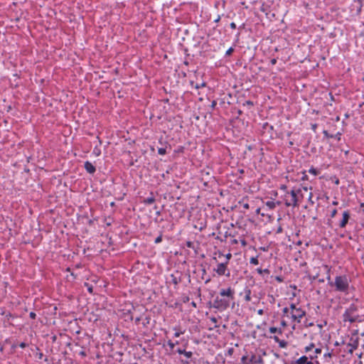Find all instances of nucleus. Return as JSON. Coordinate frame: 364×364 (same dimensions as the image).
Segmentation results:
<instances>
[{
  "label": "nucleus",
  "instance_id": "obj_1",
  "mask_svg": "<svg viewBox=\"0 0 364 364\" xmlns=\"http://www.w3.org/2000/svg\"><path fill=\"white\" fill-rule=\"evenodd\" d=\"M235 290L231 287L228 289H222L212 304V306L220 311L226 310L232 303V306L235 304Z\"/></svg>",
  "mask_w": 364,
  "mask_h": 364
},
{
  "label": "nucleus",
  "instance_id": "obj_2",
  "mask_svg": "<svg viewBox=\"0 0 364 364\" xmlns=\"http://www.w3.org/2000/svg\"><path fill=\"white\" fill-rule=\"evenodd\" d=\"M335 291L347 294L350 287V280L346 274L336 276L333 283Z\"/></svg>",
  "mask_w": 364,
  "mask_h": 364
},
{
  "label": "nucleus",
  "instance_id": "obj_3",
  "mask_svg": "<svg viewBox=\"0 0 364 364\" xmlns=\"http://www.w3.org/2000/svg\"><path fill=\"white\" fill-rule=\"evenodd\" d=\"M358 307L355 304H351L347 308L343 314V321H349L350 323L355 322H360L362 320L360 318L359 315L357 314Z\"/></svg>",
  "mask_w": 364,
  "mask_h": 364
},
{
  "label": "nucleus",
  "instance_id": "obj_4",
  "mask_svg": "<svg viewBox=\"0 0 364 364\" xmlns=\"http://www.w3.org/2000/svg\"><path fill=\"white\" fill-rule=\"evenodd\" d=\"M299 194H301L300 188H294L290 192L287 191L284 203L287 207H296L299 205Z\"/></svg>",
  "mask_w": 364,
  "mask_h": 364
},
{
  "label": "nucleus",
  "instance_id": "obj_5",
  "mask_svg": "<svg viewBox=\"0 0 364 364\" xmlns=\"http://www.w3.org/2000/svg\"><path fill=\"white\" fill-rule=\"evenodd\" d=\"M241 360L244 364H263V359L259 354H252L250 358L243 355Z\"/></svg>",
  "mask_w": 364,
  "mask_h": 364
},
{
  "label": "nucleus",
  "instance_id": "obj_6",
  "mask_svg": "<svg viewBox=\"0 0 364 364\" xmlns=\"http://www.w3.org/2000/svg\"><path fill=\"white\" fill-rule=\"evenodd\" d=\"M228 262L219 263L218 264L217 267L214 269V271L219 276L225 275L227 277H229L230 273L228 269Z\"/></svg>",
  "mask_w": 364,
  "mask_h": 364
},
{
  "label": "nucleus",
  "instance_id": "obj_7",
  "mask_svg": "<svg viewBox=\"0 0 364 364\" xmlns=\"http://www.w3.org/2000/svg\"><path fill=\"white\" fill-rule=\"evenodd\" d=\"M359 345V338L357 336L356 333L353 334L350 338V341L348 343V346L350 348L348 350V353H353L354 350L357 349Z\"/></svg>",
  "mask_w": 364,
  "mask_h": 364
},
{
  "label": "nucleus",
  "instance_id": "obj_8",
  "mask_svg": "<svg viewBox=\"0 0 364 364\" xmlns=\"http://www.w3.org/2000/svg\"><path fill=\"white\" fill-rule=\"evenodd\" d=\"M1 316H4V326L6 327L7 326H14L13 320L16 318L14 315L11 314L10 312L1 311Z\"/></svg>",
  "mask_w": 364,
  "mask_h": 364
},
{
  "label": "nucleus",
  "instance_id": "obj_9",
  "mask_svg": "<svg viewBox=\"0 0 364 364\" xmlns=\"http://www.w3.org/2000/svg\"><path fill=\"white\" fill-rule=\"evenodd\" d=\"M306 315V311L301 308L296 309V311L291 313V318L297 323L301 322V319Z\"/></svg>",
  "mask_w": 364,
  "mask_h": 364
},
{
  "label": "nucleus",
  "instance_id": "obj_10",
  "mask_svg": "<svg viewBox=\"0 0 364 364\" xmlns=\"http://www.w3.org/2000/svg\"><path fill=\"white\" fill-rule=\"evenodd\" d=\"M182 281V273L181 272L176 271L175 273H173L170 275V282L173 284L175 286H177Z\"/></svg>",
  "mask_w": 364,
  "mask_h": 364
},
{
  "label": "nucleus",
  "instance_id": "obj_11",
  "mask_svg": "<svg viewBox=\"0 0 364 364\" xmlns=\"http://www.w3.org/2000/svg\"><path fill=\"white\" fill-rule=\"evenodd\" d=\"M343 217L339 223V227L341 228H343L346 226V225L348 223V220L350 218V212L349 210H345L343 211L342 214Z\"/></svg>",
  "mask_w": 364,
  "mask_h": 364
},
{
  "label": "nucleus",
  "instance_id": "obj_12",
  "mask_svg": "<svg viewBox=\"0 0 364 364\" xmlns=\"http://www.w3.org/2000/svg\"><path fill=\"white\" fill-rule=\"evenodd\" d=\"M84 168L86 170V171L90 174H93L96 171L95 166L89 161H86L84 163Z\"/></svg>",
  "mask_w": 364,
  "mask_h": 364
},
{
  "label": "nucleus",
  "instance_id": "obj_13",
  "mask_svg": "<svg viewBox=\"0 0 364 364\" xmlns=\"http://www.w3.org/2000/svg\"><path fill=\"white\" fill-rule=\"evenodd\" d=\"M309 356L302 355L292 364H314L312 360H309Z\"/></svg>",
  "mask_w": 364,
  "mask_h": 364
},
{
  "label": "nucleus",
  "instance_id": "obj_14",
  "mask_svg": "<svg viewBox=\"0 0 364 364\" xmlns=\"http://www.w3.org/2000/svg\"><path fill=\"white\" fill-rule=\"evenodd\" d=\"M175 353H178L180 355H181V354L184 355V356L187 359L191 358L193 355V353L191 351H186L185 348H176L175 350Z\"/></svg>",
  "mask_w": 364,
  "mask_h": 364
},
{
  "label": "nucleus",
  "instance_id": "obj_15",
  "mask_svg": "<svg viewBox=\"0 0 364 364\" xmlns=\"http://www.w3.org/2000/svg\"><path fill=\"white\" fill-rule=\"evenodd\" d=\"M3 221L5 222L6 228L9 230V234H11V227L14 225L13 220L11 218H9V217H6V219L4 218H2L1 220V228H3Z\"/></svg>",
  "mask_w": 364,
  "mask_h": 364
},
{
  "label": "nucleus",
  "instance_id": "obj_16",
  "mask_svg": "<svg viewBox=\"0 0 364 364\" xmlns=\"http://www.w3.org/2000/svg\"><path fill=\"white\" fill-rule=\"evenodd\" d=\"M323 269H325L326 271V279L328 281V283L329 284V286L331 287H333V282L331 281V267H329L328 265H323Z\"/></svg>",
  "mask_w": 364,
  "mask_h": 364
},
{
  "label": "nucleus",
  "instance_id": "obj_17",
  "mask_svg": "<svg viewBox=\"0 0 364 364\" xmlns=\"http://www.w3.org/2000/svg\"><path fill=\"white\" fill-rule=\"evenodd\" d=\"M363 0H353L354 4L353 6L356 8L358 14H359L361 11L363 7Z\"/></svg>",
  "mask_w": 364,
  "mask_h": 364
},
{
  "label": "nucleus",
  "instance_id": "obj_18",
  "mask_svg": "<svg viewBox=\"0 0 364 364\" xmlns=\"http://www.w3.org/2000/svg\"><path fill=\"white\" fill-rule=\"evenodd\" d=\"M156 199L154 198V193L153 192H151L150 193V196L145 198L144 200H143V203L146 205H151L153 204L154 202H155Z\"/></svg>",
  "mask_w": 364,
  "mask_h": 364
},
{
  "label": "nucleus",
  "instance_id": "obj_19",
  "mask_svg": "<svg viewBox=\"0 0 364 364\" xmlns=\"http://www.w3.org/2000/svg\"><path fill=\"white\" fill-rule=\"evenodd\" d=\"M244 292L245 294V300L246 301H251V289H249L248 287H246L244 290Z\"/></svg>",
  "mask_w": 364,
  "mask_h": 364
},
{
  "label": "nucleus",
  "instance_id": "obj_20",
  "mask_svg": "<svg viewBox=\"0 0 364 364\" xmlns=\"http://www.w3.org/2000/svg\"><path fill=\"white\" fill-rule=\"evenodd\" d=\"M276 204H278L279 205L280 204V202H277L275 203L274 201H272V200H268L266 202L265 205L270 209V210H273L276 207Z\"/></svg>",
  "mask_w": 364,
  "mask_h": 364
},
{
  "label": "nucleus",
  "instance_id": "obj_21",
  "mask_svg": "<svg viewBox=\"0 0 364 364\" xmlns=\"http://www.w3.org/2000/svg\"><path fill=\"white\" fill-rule=\"evenodd\" d=\"M321 348H316L314 350V355H309V359L313 360L317 358L318 354H321Z\"/></svg>",
  "mask_w": 364,
  "mask_h": 364
},
{
  "label": "nucleus",
  "instance_id": "obj_22",
  "mask_svg": "<svg viewBox=\"0 0 364 364\" xmlns=\"http://www.w3.org/2000/svg\"><path fill=\"white\" fill-rule=\"evenodd\" d=\"M186 246L188 248H191V249L194 250L196 252L197 249L198 248V245L195 246L194 242L192 241H186Z\"/></svg>",
  "mask_w": 364,
  "mask_h": 364
},
{
  "label": "nucleus",
  "instance_id": "obj_23",
  "mask_svg": "<svg viewBox=\"0 0 364 364\" xmlns=\"http://www.w3.org/2000/svg\"><path fill=\"white\" fill-rule=\"evenodd\" d=\"M269 331L271 333H278L279 334L282 333V330L281 328H277V327H274V326L270 327Z\"/></svg>",
  "mask_w": 364,
  "mask_h": 364
},
{
  "label": "nucleus",
  "instance_id": "obj_24",
  "mask_svg": "<svg viewBox=\"0 0 364 364\" xmlns=\"http://www.w3.org/2000/svg\"><path fill=\"white\" fill-rule=\"evenodd\" d=\"M309 173L314 175L315 176H318L319 173H320V171L318 170L317 168L311 166L309 170Z\"/></svg>",
  "mask_w": 364,
  "mask_h": 364
},
{
  "label": "nucleus",
  "instance_id": "obj_25",
  "mask_svg": "<svg viewBox=\"0 0 364 364\" xmlns=\"http://www.w3.org/2000/svg\"><path fill=\"white\" fill-rule=\"evenodd\" d=\"M256 271L259 274H269V273H270V271L269 270V269H262V268H257V269H256Z\"/></svg>",
  "mask_w": 364,
  "mask_h": 364
},
{
  "label": "nucleus",
  "instance_id": "obj_26",
  "mask_svg": "<svg viewBox=\"0 0 364 364\" xmlns=\"http://www.w3.org/2000/svg\"><path fill=\"white\" fill-rule=\"evenodd\" d=\"M84 285H85V287H87V291H88L90 294H94V292H93V289H94V288H93V287H92V284H90L89 283L85 282V283L84 284Z\"/></svg>",
  "mask_w": 364,
  "mask_h": 364
},
{
  "label": "nucleus",
  "instance_id": "obj_27",
  "mask_svg": "<svg viewBox=\"0 0 364 364\" xmlns=\"http://www.w3.org/2000/svg\"><path fill=\"white\" fill-rule=\"evenodd\" d=\"M250 263L252 264L257 265L259 264L258 255L251 257L250 259Z\"/></svg>",
  "mask_w": 364,
  "mask_h": 364
},
{
  "label": "nucleus",
  "instance_id": "obj_28",
  "mask_svg": "<svg viewBox=\"0 0 364 364\" xmlns=\"http://www.w3.org/2000/svg\"><path fill=\"white\" fill-rule=\"evenodd\" d=\"M315 347V345L314 343H311L309 346H306L304 348V352L308 353L312 350V349Z\"/></svg>",
  "mask_w": 364,
  "mask_h": 364
},
{
  "label": "nucleus",
  "instance_id": "obj_29",
  "mask_svg": "<svg viewBox=\"0 0 364 364\" xmlns=\"http://www.w3.org/2000/svg\"><path fill=\"white\" fill-rule=\"evenodd\" d=\"M167 345L170 348L171 350H172L173 352H175V350H176V349H175V343L173 341H171V340L168 341H167Z\"/></svg>",
  "mask_w": 364,
  "mask_h": 364
},
{
  "label": "nucleus",
  "instance_id": "obj_30",
  "mask_svg": "<svg viewBox=\"0 0 364 364\" xmlns=\"http://www.w3.org/2000/svg\"><path fill=\"white\" fill-rule=\"evenodd\" d=\"M278 343L280 348H286L287 346V342L284 340H280Z\"/></svg>",
  "mask_w": 364,
  "mask_h": 364
},
{
  "label": "nucleus",
  "instance_id": "obj_31",
  "mask_svg": "<svg viewBox=\"0 0 364 364\" xmlns=\"http://www.w3.org/2000/svg\"><path fill=\"white\" fill-rule=\"evenodd\" d=\"M207 84L205 82H203L201 84H196L194 87L196 89V90H198L200 88H202V87H206Z\"/></svg>",
  "mask_w": 364,
  "mask_h": 364
},
{
  "label": "nucleus",
  "instance_id": "obj_32",
  "mask_svg": "<svg viewBox=\"0 0 364 364\" xmlns=\"http://www.w3.org/2000/svg\"><path fill=\"white\" fill-rule=\"evenodd\" d=\"M323 134L324 137L326 139L333 138V134H329L327 130H323Z\"/></svg>",
  "mask_w": 364,
  "mask_h": 364
},
{
  "label": "nucleus",
  "instance_id": "obj_33",
  "mask_svg": "<svg viewBox=\"0 0 364 364\" xmlns=\"http://www.w3.org/2000/svg\"><path fill=\"white\" fill-rule=\"evenodd\" d=\"M158 154L159 155H165L166 154V150L165 148L161 147L158 149Z\"/></svg>",
  "mask_w": 364,
  "mask_h": 364
},
{
  "label": "nucleus",
  "instance_id": "obj_34",
  "mask_svg": "<svg viewBox=\"0 0 364 364\" xmlns=\"http://www.w3.org/2000/svg\"><path fill=\"white\" fill-rule=\"evenodd\" d=\"M341 135L342 134L340 132H338L336 134H333V138L336 139L337 141H340L341 139Z\"/></svg>",
  "mask_w": 364,
  "mask_h": 364
},
{
  "label": "nucleus",
  "instance_id": "obj_35",
  "mask_svg": "<svg viewBox=\"0 0 364 364\" xmlns=\"http://www.w3.org/2000/svg\"><path fill=\"white\" fill-rule=\"evenodd\" d=\"M175 331H176L174 333V337L177 338V337H179L181 334H183L184 333V331H177V328L176 327H174L173 328Z\"/></svg>",
  "mask_w": 364,
  "mask_h": 364
},
{
  "label": "nucleus",
  "instance_id": "obj_36",
  "mask_svg": "<svg viewBox=\"0 0 364 364\" xmlns=\"http://www.w3.org/2000/svg\"><path fill=\"white\" fill-rule=\"evenodd\" d=\"M233 51H234V48H233L232 47L229 48L227 50L226 53H225V56H230V55H232V53H233Z\"/></svg>",
  "mask_w": 364,
  "mask_h": 364
},
{
  "label": "nucleus",
  "instance_id": "obj_37",
  "mask_svg": "<svg viewBox=\"0 0 364 364\" xmlns=\"http://www.w3.org/2000/svg\"><path fill=\"white\" fill-rule=\"evenodd\" d=\"M254 105V103L251 100H247L243 103V106H248V107H252Z\"/></svg>",
  "mask_w": 364,
  "mask_h": 364
},
{
  "label": "nucleus",
  "instance_id": "obj_38",
  "mask_svg": "<svg viewBox=\"0 0 364 364\" xmlns=\"http://www.w3.org/2000/svg\"><path fill=\"white\" fill-rule=\"evenodd\" d=\"M78 355L82 358H85L87 356L86 351L82 348L80 351L78 352Z\"/></svg>",
  "mask_w": 364,
  "mask_h": 364
},
{
  "label": "nucleus",
  "instance_id": "obj_39",
  "mask_svg": "<svg viewBox=\"0 0 364 364\" xmlns=\"http://www.w3.org/2000/svg\"><path fill=\"white\" fill-rule=\"evenodd\" d=\"M162 241V235L161 234L160 235H159L157 237H156L155 240H154V243L155 244H159Z\"/></svg>",
  "mask_w": 364,
  "mask_h": 364
},
{
  "label": "nucleus",
  "instance_id": "obj_40",
  "mask_svg": "<svg viewBox=\"0 0 364 364\" xmlns=\"http://www.w3.org/2000/svg\"><path fill=\"white\" fill-rule=\"evenodd\" d=\"M262 12L266 13L268 10V6L262 4L259 9Z\"/></svg>",
  "mask_w": 364,
  "mask_h": 364
},
{
  "label": "nucleus",
  "instance_id": "obj_41",
  "mask_svg": "<svg viewBox=\"0 0 364 364\" xmlns=\"http://www.w3.org/2000/svg\"><path fill=\"white\" fill-rule=\"evenodd\" d=\"M150 322V317H146L143 321V326H146Z\"/></svg>",
  "mask_w": 364,
  "mask_h": 364
},
{
  "label": "nucleus",
  "instance_id": "obj_42",
  "mask_svg": "<svg viewBox=\"0 0 364 364\" xmlns=\"http://www.w3.org/2000/svg\"><path fill=\"white\" fill-rule=\"evenodd\" d=\"M309 277V279H310V280H311V281H314V280H316V279H317L318 278V272H317V273L316 274V275H314V276H311V275H310Z\"/></svg>",
  "mask_w": 364,
  "mask_h": 364
},
{
  "label": "nucleus",
  "instance_id": "obj_43",
  "mask_svg": "<svg viewBox=\"0 0 364 364\" xmlns=\"http://www.w3.org/2000/svg\"><path fill=\"white\" fill-rule=\"evenodd\" d=\"M216 105H217V101L213 100L211 102V105H210L211 109L213 110L215 108Z\"/></svg>",
  "mask_w": 364,
  "mask_h": 364
},
{
  "label": "nucleus",
  "instance_id": "obj_44",
  "mask_svg": "<svg viewBox=\"0 0 364 364\" xmlns=\"http://www.w3.org/2000/svg\"><path fill=\"white\" fill-rule=\"evenodd\" d=\"M18 346L21 348H25L26 347L28 346V343L25 342H21L18 344Z\"/></svg>",
  "mask_w": 364,
  "mask_h": 364
},
{
  "label": "nucleus",
  "instance_id": "obj_45",
  "mask_svg": "<svg viewBox=\"0 0 364 364\" xmlns=\"http://www.w3.org/2000/svg\"><path fill=\"white\" fill-rule=\"evenodd\" d=\"M337 212H338V211H337V209H336V208H335V209H333V210L331 211L330 216H331V218H334V217L336 215Z\"/></svg>",
  "mask_w": 364,
  "mask_h": 364
},
{
  "label": "nucleus",
  "instance_id": "obj_46",
  "mask_svg": "<svg viewBox=\"0 0 364 364\" xmlns=\"http://www.w3.org/2000/svg\"><path fill=\"white\" fill-rule=\"evenodd\" d=\"M29 316L32 319H35L36 318V314L33 311L30 312Z\"/></svg>",
  "mask_w": 364,
  "mask_h": 364
},
{
  "label": "nucleus",
  "instance_id": "obj_47",
  "mask_svg": "<svg viewBox=\"0 0 364 364\" xmlns=\"http://www.w3.org/2000/svg\"><path fill=\"white\" fill-rule=\"evenodd\" d=\"M318 127V124H311V129L316 132V129Z\"/></svg>",
  "mask_w": 364,
  "mask_h": 364
},
{
  "label": "nucleus",
  "instance_id": "obj_48",
  "mask_svg": "<svg viewBox=\"0 0 364 364\" xmlns=\"http://www.w3.org/2000/svg\"><path fill=\"white\" fill-rule=\"evenodd\" d=\"M290 309H291L292 312H294L296 311V309H297L298 308H296V305L292 303L290 304Z\"/></svg>",
  "mask_w": 364,
  "mask_h": 364
},
{
  "label": "nucleus",
  "instance_id": "obj_49",
  "mask_svg": "<svg viewBox=\"0 0 364 364\" xmlns=\"http://www.w3.org/2000/svg\"><path fill=\"white\" fill-rule=\"evenodd\" d=\"M225 257H226V261L225 262H228V264L229 263V260L232 258V255L230 253H228L225 255Z\"/></svg>",
  "mask_w": 364,
  "mask_h": 364
},
{
  "label": "nucleus",
  "instance_id": "obj_50",
  "mask_svg": "<svg viewBox=\"0 0 364 364\" xmlns=\"http://www.w3.org/2000/svg\"><path fill=\"white\" fill-rule=\"evenodd\" d=\"M36 357L38 359H43L44 358V355L43 353H36Z\"/></svg>",
  "mask_w": 364,
  "mask_h": 364
},
{
  "label": "nucleus",
  "instance_id": "obj_51",
  "mask_svg": "<svg viewBox=\"0 0 364 364\" xmlns=\"http://www.w3.org/2000/svg\"><path fill=\"white\" fill-rule=\"evenodd\" d=\"M283 232V228L281 225H279L276 231L277 233H282Z\"/></svg>",
  "mask_w": 364,
  "mask_h": 364
},
{
  "label": "nucleus",
  "instance_id": "obj_52",
  "mask_svg": "<svg viewBox=\"0 0 364 364\" xmlns=\"http://www.w3.org/2000/svg\"><path fill=\"white\" fill-rule=\"evenodd\" d=\"M302 181L308 180V176L306 174V172H303V176L301 177Z\"/></svg>",
  "mask_w": 364,
  "mask_h": 364
},
{
  "label": "nucleus",
  "instance_id": "obj_53",
  "mask_svg": "<svg viewBox=\"0 0 364 364\" xmlns=\"http://www.w3.org/2000/svg\"><path fill=\"white\" fill-rule=\"evenodd\" d=\"M94 153L96 154V156H99L101 154V151L100 149H97V148H95Z\"/></svg>",
  "mask_w": 364,
  "mask_h": 364
},
{
  "label": "nucleus",
  "instance_id": "obj_54",
  "mask_svg": "<svg viewBox=\"0 0 364 364\" xmlns=\"http://www.w3.org/2000/svg\"><path fill=\"white\" fill-rule=\"evenodd\" d=\"M127 315L129 316L128 319L130 320V321H132L133 320V316L131 314V311H128Z\"/></svg>",
  "mask_w": 364,
  "mask_h": 364
},
{
  "label": "nucleus",
  "instance_id": "obj_55",
  "mask_svg": "<svg viewBox=\"0 0 364 364\" xmlns=\"http://www.w3.org/2000/svg\"><path fill=\"white\" fill-rule=\"evenodd\" d=\"M4 122L5 123V129H6V130L9 131V126H8L9 122H8V120L7 119H4Z\"/></svg>",
  "mask_w": 364,
  "mask_h": 364
},
{
  "label": "nucleus",
  "instance_id": "obj_56",
  "mask_svg": "<svg viewBox=\"0 0 364 364\" xmlns=\"http://www.w3.org/2000/svg\"><path fill=\"white\" fill-rule=\"evenodd\" d=\"M268 126L269 127L271 130H272L274 129L273 126L272 125H269V124L267 122L264 124L263 127L265 128L266 127H268Z\"/></svg>",
  "mask_w": 364,
  "mask_h": 364
},
{
  "label": "nucleus",
  "instance_id": "obj_57",
  "mask_svg": "<svg viewBox=\"0 0 364 364\" xmlns=\"http://www.w3.org/2000/svg\"><path fill=\"white\" fill-rule=\"evenodd\" d=\"M289 308H287V307H284V308L283 309V313H284V314H287L289 313Z\"/></svg>",
  "mask_w": 364,
  "mask_h": 364
},
{
  "label": "nucleus",
  "instance_id": "obj_58",
  "mask_svg": "<svg viewBox=\"0 0 364 364\" xmlns=\"http://www.w3.org/2000/svg\"><path fill=\"white\" fill-rule=\"evenodd\" d=\"M230 27L232 28V29H235L236 28V24L234 23V22H232L230 23Z\"/></svg>",
  "mask_w": 364,
  "mask_h": 364
},
{
  "label": "nucleus",
  "instance_id": "obj_59",
  "mask_svg": "<svg viewBox=\"0 0 364 364\" xmlns=\"http://www.w3.org/2000/svg\"><path fill=\"white\" fill-rule=\"evenodd\" d=\"M277 59H276V58H272V59H271V60H270V63H271L272 65H275V64L277 63Z\"/></svg>",
  "mask_w": 364,
  "mask_h": 364
},
{
  "label": "nucleus",
  "instance_id": "obj_60",
  "mask_svg": "<svg viewBox=\"0 0 364 364\" xmlns=\"http://www.w3.org/2000/svg\"><path fill=\"white\" fill-rule=\"evenodd\" d=\"M276 280H277V282H283V279H282V277H280V276H277V277H276Z\"/></svg>",
  "mask_w": 364,
  "mask_h": 364
},
{
  "label": "nucleus",
  "instance_id": "obj_61",
  "mask_svg": "<svg viewBox=\"0 0 364 364\" xmlns=\"http://www.w3.org/2000/svg\"><path fill=\"white\" fill-rule=\"evenodd\" d=\"M305 326H306V327L312 326H314V323H312V322L307 323V322L306 321V322H305Z\"/></svg>",
  "mask_w": 364,
  "mask_h": 364
},
{
  "label": "nucleus",
  "instance_id": "obj_62",
  "mask_svg": "<svg viewBox=\"0 0 364 364\" xmlns=\"http://www.w3.org/2000/svg\"><path fill=\"white\" fill-rule=\"evenodd\" d=\"M257 314H258L259 315H263V314H264V310H263V309H260L257 310Z\"/></svg>",
  "mask_w": 364,
  "mask_h": 364
},
{
  "label": "nucleus",
  "instance_id": "obj_63",
  "mask_svg": "<svg viewBox=\"0 0 364 364\" xmlns=\"http://www.w3.org/2000/svg\"><path fill=\"white\" fill-rule=\"evenodd\" d=\"M140 321H141V317H137L134 320L136 324H138Z\"/></svg>",
  "mask_w": 364,
  "mask_h": 364
},
{
  "label": "nucleus",
  "instance_id": "obj_64",
  "mask_svg": "<svg viewBox=\"0 0 364 364\" xmlns=\"http://www.w3.org/2000/svg\"><path fill=\"white\" fill-rule=\"evenodd\" d=\"M281 326L285 327L287 326V322L284 320L281 321Z\"/></svg>",
  "mask_w": 364,
  "mask_h": 364
}]
</instances>
